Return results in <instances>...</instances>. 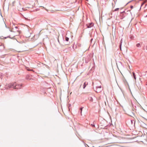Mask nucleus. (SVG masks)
<instances>
[{"instance_id": "obj_15", "label": "nucleus", "mask_w": 147, "mask_h": 147, "mask_svg": "<svg viewBox=\"0 0 147 147\" xmlns=\"http://www.w3.org/2000/svg\"><path fill=\"white\" fill-rule=\"evenodd\" d=\"M50 12L51 13H54V12L55 11H54L52 10H50Z\"/></svg>"}, {"instance_id": "obj_2", "label": "nucleus", "mask_w": 147, "mask_h": 147, "mask_svg": "<svg viewBox=\"0 0 147 147\" xmlns=\"http://www.w3.org/2000/svg\"><path fill=\"white\" fill-rule=\"evenodd\" d=\"M96 91L97 92H100L102 91V89L101 88V86H97L96 87Z\"/></svg>"}, {"instance_id": "obj_24", "label": "nucleus", "mask_w": 147, "mask_h": 147, "mask_svg": "<svg viewBox=\"0 0 147 147\" xmlns=\"http://www.w3.org/2000/svg\"><path fill=\"white\" fill-rule=\"evenodd\" d=\"M63 41L64 42L65 40H64V38H63Z\"/></svg>"}, {"instance_id": "obj_30", "label": "nucleus", "mask_w": 147, "mask_h": 147, "mask_svg": "<svg viewBox=\"0 0 147 147\" xmlns=\"http://www.w3.org/2000/svg\"><path fill=\"white\" fill-rule=\"evenodd\" d=\"M114 2H115V3L116 2H115V1H114Z\"/></svg>"}, {"instance_id": "obj_7", "label": "nucleus", "mask_w": 147, "mask_h": 147, "mask_svg": "<svg viewBox=\"0 0 147 147\" xmlns=\"http://www.w3.org/2000/svg\"><path fill=\"white\" fill-rule=\"evenodd\" d=\"M132 74H133V77H134V79H135V80H136V76L135 74V73L134 72H133Z\"/></svg>"}, {"instance_id": "obj_14", "label": "nucleus", "mask_w": 147, "mask_h": 147, "mask_svg": "<svg viewBox=\"0 0 147 147\" xmlns=\"http://www.w3.org/2000/svg\"><path fill=\"white\" fill-rule=\"evenodd\" d=\"M131 124H133V123H134V124H135V121L134 120H131Z\"/></svg>"}, {"instance_id": "obj_6", "label": "nucleus", "mask_w": 147, "mask_h": 147, "mask_svg": "<svg viewBox=\"0 0 147 147\" xmlns=\"http://www.w3.org/2000/svg\"><path fill=\"white\" fill-rule=\"evenodd\" d=\"M42 65H43V64L42 63H37V66L38 67H40Z\"/></svg>"}, {"instance_id": "obj_17", "label": "nucleus", "mask_w": 147, "mask_h": 147, "mask_svg": "<svg viewBox=\"0 0 147 147\" xmlns=\"http://www.w3.org/2000/svg\"><path fill=\"white\" fill-rule=\"evenodd\" d=\"M119 9V8H117L115 9L114 11H116L118 10Z\"/></svg>"}, {"instance_id": "obj_33", "label": "nucleus", "mask_w": 147, "mask_h": 147, "mask_svg": "<svg viewBox=\"0 0 147 147\" xmlns=\"http://www.w3.org/2000/svg\"><path fill=\"white\" fill-rule=\"evenodd\" d=\"M145 48V46L144 47V48Z\"/></svg>"}, {"instance_id": "obj_9", "label": "nucleus", "mask_w": 147, "mask_h": 147, "mask_svg": "<svg viewBox=\"0 0 147 147\" xmlns=\"http://www.w3.org/2000/svg\"><path fill=\"white\" fill-rule=\"evenodd\" d=\"M136 46L137 47H141V46H140V43H138V44H137L136 45Z\"/></svg>"}, {"instance_id": "obj_28", "label": "nucleus", "mask_w": 147, "mask_h": 147, "mask_svg": "<svg viewBox=\"0 0 147 147\" xmlns=\"http://www.w3.org/2000/svg\"><path fill=\"white\" fill-rule=\"evenodd\" d=\"M29 37V36H26V37Z\"/></svg>"}, {"instance_id": "obj_26", "label": "nucleus", "mask_w": 147, "mask_h": 147, "mask_svg": "<svg viewBox=\"0 0 147 147\" xmlns=\"http://www.w3.org/2000/svg\"><path fill=\"white\" fill-rule=\"evenodd\" d=\"M123 12H125V11H123V12H121V13H123Z\"/></svg>"}, {"instance_id": "obj_19", "label": "nucleus", "mask_w": 147, "mask_h": 147, "mask_svg": "<svg viewBox=\"0 0 147 147\" xmlns=\"http://www.w3.org/2000/svg\"><path fill=\"white\" fill-rule=\"evenodd\" d=\"M82 108H81L80 109V110L81 111V112H80L81 113H82Z\"/></svg>"}, {"instance_id": "obj_13", "label": "nucleus", "mask_w": 147, "mask_h": 147, "mask_svg": "<svg viewBox=\"0 0 147 147\" xmlns=\"http://www.w3.org/2000/svg\"><path fill=\"white\" fill-rule=\"evenodd\" d=\"M26 69L28 71H31L32 70L31 69H29L28 67H26Z\"/></svg>"}, {"instance_id": "obj_22", "label": "nucleus", "mask_w": 147, "mask_h": 147, "mask_svg": "<svg viewBox=\"0 0 147 147\" xmlns=\"http://www.w3.org/2000/svg\"><path fill=\"white\" fill-rule=\"evenodd\" d=\"M45 10L48 12V9H45Z\"/></svg>"}, {"instance_id": "obj_32", "label": "nucleus", "mask_w": 147, "mask_h": 147, "mask_svg": "<svg viewBox=\"0 0 147 147\" xmlns=\"http://www.w3.org/2000/svg\"><path fill=\"white\" fill-rule=\"evenodd\" d=\"M39 9H38L37 8V10H38Z\"/></svg>"}, {"instance_id": "obj_8", "label": "nucleus", "mask_w": 147, "mask_h": 147, "mask_svg": "<svg viewBox=\"0 0 147 147\" xmlns=\"http://www.w3.org/2000/svg\"><path fill=\"white\" fill-rule=\"evenodd\" d=\"M122 41V39L120 41V45H119V47H120L121 49V46Z\"/></svg>"}, {"instance_id": "obj_16", "label": "nucleus", "mask_w": 147, "mask_h": 147, "mask_svg": "<svg viewBox=\"0 0 147 147\" xmlns=\"http://www.w3.org/2000/svg\"><path fill=\"white\" fill-rule=\"evenodd\" d=\"M15 3V1H13L12 3V5L13 6H14V4Z\"/></svg>"}, {"instance_id": "obj_34", "label": "nucleus", "mask_w": 147, "mask_h": 147, "mask_svg": "<svg viewBox=\"0 0 147 147\" xmlns=\"http://www.w3.org/2000/svg\"><path fill=\"white\" fill-rule=\"evenodd\" d=\"M146 17H147V15L146 16Z\"/></svg>"}, {"instance_id": "obj_11", "label": "nucleus", "mask_w": 147, "mask_h": 147, "mask_svg": "<svg viewBox=\"0 0 147 147\" xmlns=\"http://www.w3.org/2000/svg\"><path fill=\"white\" fill-rule=\"evenodd\" d=\"M69 38L68 37H65V41L67 42L69 41Z\"/></svg>"}, {"instance_id": "obj_5", "label": "nucleus", "mask_w": 147, "mask_h": 147, "mask_svg": "<svg viewBox=\"0 0 147 147\" xmlns=\"http://www.w3.org/2000/svg\"><path fill=\"white\" fill-rule=\"evenodd\" d=\"M26 79L27 80H30L32 79V77L29 75H27L26 76Z\"/></svg>"}, {"instance_id": "obj_4", "label": "nucleus", "mask_w": 147, "mask_h": 147, "mask_svg": "<svg viewBox=\"0 0 147 147\" xmlns=\"http://www.w3.org/2000/svg\"><path fill=\"white\" fill-rule=\"evenodd\" d=\"M88 84V83L87 82H85L83 85V89H84L86 86Z\"/></svg>"}, {"instance_id": "obj_20", "label": "nucleus", "mask_w": 147, "mask_h": 147, "mask_svg": "<svg viewBox=\"0 0 147 147\" xmlns=\"http://www.w3.org/2000/svg\"><path fill=\"white\" fill-rule=\"evenodd\" d=\"M133 6L131 5V6H130V8H131V9L133 8Z\"/></svg>"}, {"instance_id": "obj_3", "label": "nucleus", "mask_w": 147, "mask_h": 147, "mask_svg": "<svg viewBox=\"0 0 147 147\" xmlns=\"http://www.w3.org/2000/svg\"><path fill=\"white\" fill-rule=\"evenodd\" d=\"M93 26L94 23L92 22L86 24V26L88 28H90Z\"/></svg>"}, {"instance_id": "obj_10", "label": "nucleus", "mask_w": 147, "mask_h": 147, "mask_svg": "<svg viewBox=\"0 0 147 147\" xmlns=\"http://www.w3.org/2000/svg\"><path fill=\"white\" fill-rule=\"evenodd\" d=\"M14 36H14L13 37H11L10 36H7V37H5V38H11V39H13Z\"/></svg>"}, {"instance_id": "obj_23", "label": "nucleus", "mask_w": 147, "mask_h": 147, "mask_svg": "<svg viewBox=\"0 0 147 147\" xmlns=\"http://www.w3.org/2000/svg\"><path fill=\"white\" fill-rule=\"evenodd\" d=\"M146 50H147V45L146 46Z\"/></svg>"}, {"instance_id": "obj_29", "label": "nucleus", "mask_w": 147, "mask_h": 147, "mask_svg": "<svg viewBox=\"0 0 147 147\" xmlns=\"http://www.w3.org/2000/svg\"><path fill=\"white\" fill-rule=\"evenodd\" d=\"M146 83H147V84H146V85H147V82Z\"/></svg>"}, {"instance_id": "obj_21", "label": "nucleus", "mask_w": 147, "mask_h": 147, "mask_svg": "<svg viewBox=\"0 0 147 147\" xmlns=\"http://www.w3.org/2000/svg\"><path fill=\"white\" fill-rule=\"evenodd\" d=\"M15 28H18V27L17 26H15Z\"/></svg>"}, {"instance_id": "obj_27", "label": "nucleus", "mask_w": 147, "mask_h": 147, "mask_svg": "<svg viewBox=\"0 0 147 147\" xmlns=\"http://www.w3.org/2000/svg\"><path fill=\"white\" fill-rule=\"evenodd\" d=\"M65 44V45H67V44Z\"/></svg>"}, {"instance_id": "obj_25", "label": "nucleus", "mask_w": 147, "mask_h": 147, "mask_svg": "<svg viewBox=\"0 0 147 147\" xmlns=\"http://www.w3.org/2000/svg\"><path fill=\"white\" fill-rule=\"evenodd\" d=\"M58 42L60 43L59 42V39H58Z\"/></svg>"}, {"instance_id": "obj_12", "label": "nucleus", "mask_w": 147, "mask_h": 147, "mask_svg": "<svg viewBox=\"0 0 147 147\" xmlns=\"http://www.w3.org/2000/svg\"><path fill=\"white\" fill-rule=\"evenodd\" d=\"M89 99L90 100V101H91L92 102L93 101V99L92 97H89Z\"/></svg>"}, {"instance_id": "obj_31", "label": "nucleus", "mask_w": 147, "mask_h": 147, "mask_svg": "<svg viewBox=\"0 0 147 147\" xmlns=\"http://www.w3.org/2000/svg\"><path fill=\"white\" fill-rule=\"evenodd\" d=\"M22 10H23V8H22Z\"/></svg>"}, {"instance_id": "obj_18", "label": "nucleus", "mask_w": 147, "mask_h": 147, "mask_svg": "<svg viewBox=\"0 0 147 147\" xmlns=\"http://www.w3.org/2000/svg\"><path fill=\"white\" fill-rule=\"evenodd\" d=\"M91 125L92 127H95V125L94 124V123H93V124H92Z\"/></svg>"}, {"instance_id": "obj_1", "label": "nucleus", "mask_w": 147, "mask_h": 147, "mask_svg": "<svg viewBox=\"0 0 147 147\" xmlns=\"http://www.w3.org/2000/svg\"><path fill=\"white\" fill-rule=\"evenodd\" d=\"M7 88H13L14 89H20L22 86V84H17L16 82H14L13 83H10L7 84L6 85Z\"/></svg>"}]
</instances>
